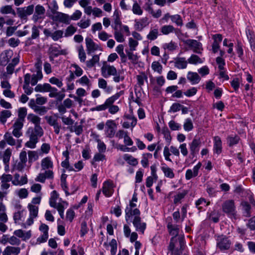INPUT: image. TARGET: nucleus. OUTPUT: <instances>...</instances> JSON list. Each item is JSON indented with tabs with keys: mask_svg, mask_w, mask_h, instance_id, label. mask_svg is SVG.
<instances>
[{
	"mask_svg": "<svg viewBox=\"0 0 255 255\" xmlns=\"http://www.w3.org/2000/svg\"><path fill=\"white\" fill-rule=\"evenodd\" d=\"M32 109L35 112L40 116L44 115L47 112V108L44 106H33Z\"/></svg>",
	"mask_w": 255,
	"mask_h": 255,
	"instance_id": "09e8293b",
	"label": "nucleus"
},
{
	"mask_svg": "<svg viewBox=\"0 0 255 255\" xmlns=\"http://www.w3.org/2000/svg\"><path fill=\"white\" fill-rule=\"evenodd\" d=\"M131 222L132 223L136 231L140 232L142 234L144 233L146 225L145 223L141 221L140 216L137 217H134V219L132 220Z\"/></svg>",
	"mask_w": 255,
	"mask_h": 255,
	"instance_id": "4468645a",
	"label": "nucleus"
},
{
	"mask_svg": "<svg viewBox=\"0 0 255 255\" xmlns=\"http://www.w3.org/2000/svg\"><path fill=\"white\" fill-rule=\"evenodd\" d=\"M240 139V137L237 135L235 136H229L227 138L228 142L230 146L237 144Z\"/></svg>",
	"mask_w": 255,
	"mask_h": 255,
	"instance_id": "052dcab7",
	"label": "nucleus"
},
{
	"mask_svg": "<svg viewBox=\"0 0 255 255\" xmlns=\"http://www.w3.org/2000/svg\"><path fill=\"white\" fill-rule=\"evenodd\" d=\"M222 146L220 137L218 136L214 138V151L215 153L219 154L222 152Z\"/></svg>",
	"mask_w": 255,
	"mask_h": 255,
	"instance_id": "2f4dec72",
	"label": "nucleus"
},
{
	"mask_svg": "<svg viewBox=\"0 0 255 255\" xmlns=\"http://www.w3.org/2000/svg\"><path fill=\"white\" fill-rule=\"evenodd\" d=\"M48 53L51 56L57 57L60 55L65 54L66 51L65 50H61L59 46L50 45L48 49Z\"/></svg>",
	"mask_w": 255,
	"mask_h": 255,
	"instance_id": "a878e982",
	"label": "nucleus"
},
{
	"mask_svg": "<svg viewBox=\"0 0 255 255\" xmlns=\"http://www.w3.org/2000/svg\"><path fill=\"white\" fill-rule=\"evenodd\" d=\"M27 115V109L25 107L20 108L17 111L18 118L16 120L18 121L24 122Z\"/></svg>",
	"mask_w": 255,
	"mask_h": 255,
	"instance_id": "c9c22d12",
	"label": "nucleus"
},
{
	"mask_svg": "<svg viewBox=\"0 0 255 255\" xmlns=\"http://www.w3.org/2000/svg\"><path fill=\"white\" fill-rule=\"evenodd\" d=\"M137 202V195L134 193L131 200L129 201V204L127 206L126 208L128 209H137L136 203Z\"/></svg>",
	"mask_w": 255,
	"mask_h": 255,
	"instance_id": "864d4df0",
	"label": "nucleus"
},
{
	"mask_svg": "<svg viewBox=\"0 0 255 255\" xmlns=\"http://www.w3.org/2000/svg\"><path fill=\"white\" fill-rule=\"evenodd\" d=\"M11 112L9 110H2L0 113V122L2 124H4L7 119L11 116Z\"/></svg>",
	"mask_w": 255,
	"mask_h": 255,
	"instance_id": "e433bc0d",
	"label": "nucleus"
},
{
	"mask_svg": "<svg viewBox=\"0 0 255 255\" xmlns=\"http://www.w3.org/2000/svg\"><path fill=\"white\" fill-rule=\"evenodd\" d=\"M7 242L12 246H19L21 243L20 240L14 236L7 238Z\"/></svg>",
	"mask_w": 255,
	"mask_h": 255,
	"instance_id": "69168bd1",
	"label": "nucleus"
},
{
	"mask_svg": "<svg viewBox=\"0 0 255 255\" xmlns=\"http://www.w3.org/2000/svg\"><path fill=\"white\" fill-rule=\"evenodd\" d=\"M34 9V4H30L27 6L18 8L17 14L20 18H26L28 16L33 14Z\"/></svg>",
	"mask_w": 255,
	"mask_h": 255,
	"instance_id": "9d476101",
	"label": "nucleus"
},
{
	"mask_svg": "<svg viewBox=\"0 0 255 255\" xmlns=\"http://www.w3.org/2000/svg\"><path fill=\"white\" fill-rule=\"evenodd\" d=\"M102 75L105 78H108L110 76H114L113 80L116 83H119L124 79V77L121 76V72H117L116 68L114 66L104 65L101 68Z\"/></svg>",
	"mask_w": 255,
	"mask_h": 255,
	"instance_id": "20e7f679",
	"label": "nucleus"
},
{
	"mask_svg": "<svg viewBox=\"0 0 255 255\" xmlns=\"http://www.w3.org/2000/svg\"><path fill=\"white\" fill-rule=\"evenodd\" d=\"M12 54V51L10 50H5L2 52L0 54V65L2 66L6 65Z\"/></svg>",
	"mask_w": 255,
	"mask_h": 255,
	"instance_id": "6ab92c4d",
	"label": "nucleus"
},
{
	"mask_svg": "<svg viewBox=\"0 0 255 255\" xmlns=\"http://www.w3.org/2000/svg\"><path fill=\"white\" fill-rule=\"evenodd\" d=\"M26 134L29 137V140L25 143V146L29 148H35L36 144L38 142L39 138L43 136V130H36L32 129V128H28Z\"/></svg>",
	"mask_w": 255,
	"mask_h": 255,
	"instance_id": "7ed1b4c3",
	"label": "nucleus"
},
{
	"mask_svg": "<svg viewBox=\"0 0 255 255\" xmlns=\"http://www.w3.org/2000/svg\"><path fill=\"white\" fill-rule=\"evenodd\" d=\"M217 241V247L221 251L228 250L231 244L230 241L223 236L218 237Z\"/></svg>",
	"mask_w": 255,
	"mask_h": 255,
	"instance_id": "9b49d317",
	"label": "nucleus"
},
{
	"mask_svg": "<svg viewBox=\"0 0 255 255\" xmlns=\"http://www.w3.org/2000/svg\"><path fill=\"white\" fill-rule=\"evenodd\" d=\"M247 36L249 40L252 49L255 51V36L250 29L246 30Z\"/></svg>",
	"mask_w": 255,
	"mask_h": 255,
	"instance_id": "37998d69",
	"label": "nucleus"
},
{
	"mask_svg": "<svg viewBox=\"0 0 255 255\" xmlns=\"http://www.w3.org/2000/svg\"><path fill=\"white\" fill-rule=\"evenodd\" d=\"M12 179L13 177L10 174H3L1 175L0 189L2 191H8L7 190L10 187V184L8 182L12 181Z\"/></svg>",
	"mask_w": 255,
	"mask_h": 255,
	"instance_id": "f8f14e48",
	"label": "nucleus"
},
{
	"mask_svg": "<svg viewBox=\"0 0 255 255\" xmlns=\"http://www.w3.org/2000/svg\"><path fill=\"white\" fill-rule=\"evenodd\" d=\"M158 35V29L154 28L150 30L149 34L147 35V38L150 40H153L157 38Z\"/></svg>",
	"mask_w": 255,
	"mask_h": 255,
	"instance_id": "e2e57ef3",
	"label": "nucleus"
},
{
	"mask_svg": "<svg viewBox=\"0 0 255 255\" xmlns=\"http://www.w3.org/2000/svg\"><path fill=\"white\" fill-rule=\"evenodd\" d=\"M201 166V162H198V164L193 167L192 170L190 169L187 170L185 174V178L187 180H190L192 178L197 176Z\"/></svg>",
	"mask_w": 255,
	"mask_h": 255,
	"instance_id": "4be33fe9",
	"label": "nucleus"
},
{
	"mask_svg": "<svg viewBox=\"0 0 255 255\" xmlns=\"http://www.w3.org/2000/svg\"><path fill=\"white\" fill-rule=\"evenodd\" d=\"M24 125V122L15 120L12 128V135L16 138H19L22 135V128Z\"/></svg>",
	"mask_w": 255,
	"mask_h": 255,
	"instance_id": "f3484780",
	"label": "nucleus"
},
{
	"mask_svg": "<svg viewBox=\"0 0 255 255\" xmlns=\"http://www.w3.org/2000/svg\"><path fill=\"white\" fill-rule=\"evenodd\" d=\"M28 208L30 212V216L33 218H36L38 215V207L32 204H29Z\"/></svg>",
	"mask_w": 255,
	"mask_h": 255,
	"instance_id": "de8ad7c7",
	"label": "nucleus"
},
{
	"mask_svg": "<svg viewBox=\"0 0 255 255\" xmlns=\"http://www.w3.org/2000/svg\"><path fill=\"white\" fill-rule=\"evenodd\" d=\"M99 61V57L97 55L93 56L92 58L86 62V65L89 68H92Z\"/></svg>",
	"mask_w": 255,
	"mask_h": 255,
	"instance_id": "5fc2aeb1",
	"label": "nucleus"
},
{
	"mask_svg": "<svg viewBox=\"0 0 255 255\" xmlns=\"http://www.w3.org/2000/svg\"><path fill=\"white\" fill-rule=\"evenodd\" d=\"M122 92H120L108 98L103 104L97 106L91 109L92 111H103L108 110V112L112 115H115L120 111L119 107L114 105L122 95Z\"/></svg>",
	"mask_w": 255,
	"mask_h": 255,
	"instance_id": "f257e3e1",
	"label": "nucleus"
},
{
	"mask_svg": "<svg viewBox=\"0 0 255 255\" xmlns=\"http://www.w3.org/2000/svg\"><path fill=\"white\" fill-rule=\"evenodd\" d=\"M121 30L122 29H120L114 30V37L115 39L118 42H123L125 40V38L123 34L121 32Z\"/></svg>",
	"mask_w": 255,
	"mask_h": 255,
	"instance_id": "c03bdc74",
	"label": "nucleus"
},
{
	"mask_svg": "<svg viewBox=\"0 0 255 255\" xmlns=\"http://www.w3.org/2000/svg\"><path fill=\"white\" fill-rule=\"evenodd\" d=\"M152 154L149 153L143 154L141 163L143 167H146L148 165V159L152 157Z\"/></svg>",
	"mask_w": 255,
	"mask_h": 255,
	"instance_id": "bf43d9fd",
	"label": "nucleus"
},
{
	"mask_svg": "<svg viewBox=\"0 0 255 255\" xmlns=\"http://www.w3.org/2000/svg\"><path fill=\"white\" fill-rule=\"evenodd\" d=\"M49 205L58 211L60 216L62 219H64V212L65 208L67 207L68 204L66 202L63 201L59 197L57 192L54 190L51 193L49 198Z\"/></svg>",
	"mask_w": 255,
	"mask_h": 255,
	"instance_id": "f03ea898",
	"label": "nucleus"
},
{
	"mask_svg": "<svg viewBox=\"0 0 255 255\" xmlns=\"http://www.w3.org/2000/svg\"><path fill=\"white\" fill-rule=\"evenodd\" d=\"M222 209L230 218L236 219L237 211L234 200H227L224 201L222 205Z\"/></svg>",
	"mask_w": 255,
	"mask_h": 255,
	"instance_id": "39448f33",
	"label": "nucleus"
},
{
	"mask_svg": "<svg viewBox=\"0 0 255 255\" xmlns=\"http://www.w3.org/2000/svg\"><path fill=\"white\" fill-rule=\"evenodd\" d=\"M212 38L214 40L212 45V50L213 53L217 52L220 48V43L222 40V35L220 34L213 35Z\"/></svg>",
	"mask_w": 255,
	"mask_h": 255,
	"instance_id": "5701e85b",
	"label": "nucleus"
},
{
	"mask_svg": "<svg viewBox=\"0 0 255 255\" xmlns=\"http://www.w3.org/2000/svg\"><path fill=\"white\" fill-rule=\"evenodd\" d=\"M175 30V28L171 25H164L161 28V31L164 35L173 32Z\"/></svg>",
	"mask_w": 255,
	"mask_h": 255,
	"instance_id": "8fccbe9b",
	"label": "nucleus"
},
{
	"mask_svg": "<svg viewBox=\"0 0 255 255\" xmlns=\"http://www.w3.org/2000/svg\"><path fill=\"white\" fill-rule=\"evenodd\" d=\"M76 83L82 86L90 87L91 85V81L86 75H84L78 79Z\"/></svg>",
	"mask_w": 255,
	"mask_h": 255,
	"instance_id": "58836bf2",
	"label": "nucleus"
},
{
	"mask_svg": "<svg viewBox=\"0 0 255 255\" xmlns=\"http://www.w3.org/2000/svg\"><path fill=\"white\" fill-rule=\"evenodd\" d=\"M3 139L0 141V149H4L6 144L10 146H14L16 144V140L13 137L11 134L6 132L3 135Z\"/></svg>",
	"mask_w": 255,
	"mask_h": 255,
	"instance_id": "1a4fd4ad",
	"label": "nucleus"
},
{
	"mask_svg": "<svg viewBox=\"0 0 255 255\" xmlns=\"http://www.w3.org/2000/svg\"><path fill=\"white\" fill-rule=\"evenodd\" d=\"M24 210H20V211H15L13 219L15 224L22 225L24 219Z\"/></svg>",
	"mask_w": 255,
	"mask_h": 255,
	"instance_id": "cd10ccee",
	"label": "nucleus"
},
{
	"mask_svg": "<svg viewBox=\"0 0 255 255\" xmlns=\"http://www.w3.org/2000/svg\"><path fill=\"white\" fill-rule=\"evenodd\" d=\"M147 24V19L146 18H142L139 21H135V26L138 30H141Z\"/></svg>",
	"mask_w": 255,
	"mask_h": 255,
	"instance_id": "680f3d73",
	"label": "nucleus"
},
{
	"mask_svg": "<svg viewBox=\"0 0 255 255\" xmlns=\"http://www.w3.org/2000/svg\"><path fill=\"white\" fill-rule=\"evenodd\" d=\"M49 82L57 86L58 88H61L63 86L62 80L58 79L55 77H52L49 79Z\"/></svg>",
	"mask_w": 255,
	"mask_h": 255,
	"instance_id": "4d7b16f0",
	"label": "nucleus"
},
{
	"mask_svg": "<svg viewBox=\"0 0 255 255\" xmlns=\"http://www.w3.org/2000/svg\"><path fill=\"white\" fill-rule=\"evenodd\" d=\"M201 144V141L199 138H195L189 144L190 154L194 156L199 151V146Z\"/></svg>",
	"mask_w": 255,
	"mask_h": 255,
	"instance_id": "b1692460",
	"label": "nucleus"
},
{
	"mask_svg": "<svg viewBox=\"0 0 255 255\" xmlns=\"http://www.w3.org/2000/svg\"><path fill=\"white\" fill-rule=\"evenodd\" d=\"M109 245L111 247V255H115L117 250V243L116 240L115 239H112Z\"/></svg>",
	"mask_w": 255,
	"mask_h": 255,
	"instance_id": "338daca9",
	"label": "nucleus"
},
{
	"mask_svg": "<svg viewBox=\"0 0 255 255\" xmlns=\"http://www.w3.org/2000/svg\"><path fill=\"white\" fill-rule=\"evenodd\" d=\"M123 159L126 161L128 163L132 166H136L138 164V161L137 159L133 157L131 155L125 154L123 156Z\"/></svg>",
	"mask_w": 255,
	"mask_h": 255,
	"instance_id": "a19ab883",
	"label": "nucleus"
},
{
	"mask_svg": "<svg viewBox=\"0 0 255 255\" xmlns=\"http://www.w3.org/2000/svg\"><path fill=\"white\" fill-rule=\"evenodd\" d=\"M41 167L42 170L52 169L53 167V163L50 157L43 158L41 162Z\"/></svg>",
	"mask_w": 255,
	"mask_h": 255,
	"instance_id": "7c9ffc66",
	"label": "nucleus"
},
{
	"mask_svg": "<svg viewBox=\"0 0 255 255\" xmlns=\"http://www.w3.org/2000/svg\"><path fill=\"white\" fill-rule=\"evenodd\" d=\"M188 62L190 64H197V63H202L203 61L202 59L197 55L192 54L188 59Z\"/></svg>",
	"mask_w": 255,
	"mask_h": 255,
	"instance_id": "603ef678",
	"label": "nucleus"
},
{
	"mask_svg": "<svg viewBox=\"0 0 255 255\" xmlns=\"http://www.w3.org/2000/svg\"><path fill=\"white\" fill-rule=\"evenodd\" d=\"M184 44L189 46L193 51L197 53L201 54L203 50L202 44L200 42L194 39H187L184 40Z\"/></svg>",
	"mask_w": 255,
	"mask_h": 255,
	"instance_id": "6e6552de",
	"label": "nucleus"
},
{
	"mask_svg": "<svg viewBox=\"0 0 255 255\" xmlns=\"http://www.w3.org/2000/svg\"><path fill=\"white\" fill-rule=\"evenodd\" d=\"M19 56L17 55L16 57L13 58L11 61V62L6 67V72L7 74H11L13 73L14 67L19 63Z\"/></svg>",
	"mask_w": 255,
	"mask_h": 255,
	"instance_id": "473e14b6",
	"label": "nucleus"
},
{
	"mask_svg": "<svg viewBox=\"0 0 255 255\" xmlns=\"http://www.w3.org/2000/svg\"><path fill=\"white\" fill-rule=\"evenodd\" d=\"M27 120L34 125L32 129H36V130H43L40 126L41 118L33 114H29L27 117Z\"/></svg>",
	"mask_w": 255,
	"mask_h": 255,
	"instance_id": "2eb2a0df",
	"label": "nucleus"
},
{
	"mask_svg": "<svg viewBox=\"0 0 255 255\" xmlns=\"http://www.w3.org/2000/svg\"><path fill=\"white\" fill-rule=\"evenodd\" d=\"M77 28L71 25L67 27L65 32V36L69 37L72 35L76 31Z\"/></svg>",
	"mask_w": 255,
	"mask_h": 255,
	"instance_id": "774afa93",
	"label": "nucleus"
},
{
	"mask_svg": "<svg viewBox=\"0 0 255 255\" xmlns=\"http://www.w3.org/2000/svg\"><path fill=\"white\" fill-rule=\"evenodd\" d=\"M117 124L114 121L109 120L105 124V134L107 137L112 138L114 137L116 132Z\"/></svg>",
	"mask_w": 255,
	"mask_h": 255,
	"instance_id": "0eeeda50",
	"label": "nucleus"
},
{
	"mask_svg": "<svg viewBox=\"0 0 255 255\" xmlns=\"http://www.w3.org/2000/svg\"><path fill=\"white\" fill-rule=\"evenodd\" d=\"M46 10L44 7L40 4H37L34 6L33 14L32 20L34 22H37L39 20H42L45 18Z\"/></svg>",
	"mask_w": 255,
	"mask_h": 255,
	"instance_id": "423d86ee",
	"label": "nucleus"
},
{
	"mask_svg": "<svg viewBox=\"0 0 255 255\" xmlns=\"http://www.w3.org/2000/svg\"><path fill=\"white\" fill-rule=\"evenodd\" d=\"M167 228L170 234L173 236L174 238L178 235L179 228L178 225H172L171 223H168L167 225Z\"/></svg>",
	"mask_w": 255,
	"mask_h": 255,
	"instance_id": "4c0bfd02",
	"label": "nucleus"
},
{
	"mask_svg": "<svg viewBox=\"0 0 255 255\" xmlns=\"http://www.w3.org/2000/svg\"><path fill=\"white\" fill-rule=\"evenodd\" d=\"M174 63L176 68L183 69L187 67L188 61L184 57H177L175 59Z\"/></svg>",
	"mask_w": 255,
	"mask_h": 255,
	"instance_id": "bb28decb",
	"label": "nucleus"
},
{
	"mask_svg": "<svg viewBox=\"0 0 255 255\" xmlns=\"http://www.w3.org/2000/svg\"><path fill=\"white\" fill-rule=\"evenodd\" d=\"M114 185L110 181H107L103 183L102 192L107 197H110L114 193Z\"/></svg>",
	"mask_w": 255,
	"mask_h": 255,
	"instance_id": "aec40b11",
	"label": "nucleus"
},
{
	"mask_svg": "<svg viewBox=\"0 0 255 255\" xmlns=\"http://www.w3.org/2000/svg\"><path fill=\"white\" fill-rule=\"evenodd\" d=\"M124 118L126 121L122 124V126L124 128H133L136 125L137 119L134 116L130 115H128L125 116Z\"/></svg>",
	"mask_w": 255,
	"mask_h": 255,
	"instance_id": "dca6fc26",
	"label": "nucleus"
},
{
	"mask_svg": "<svg viewBox=\"0 0 255 255\" xmlns=\"http://www.w3.org/2000/svg\"><path fill=\"white\" fill-rule=\"evenodd\" d=\"M20 248L15 246H7L2 252V255H18Z\"/></svg>",
	"mask_w": 255,
	"mask_h": 255,
	"instance_id": "393cba45",
	"label": "nucleus"
},
{
	"mask_svg": "<svg viewBox=\"0 0 255 255\" xmlns=\"http://www.w3.org/2000/svg\"><path fill=\"white\" fill-rule=\"evenodd\" d=\"M85 41L87 52L88 54L91 52H93L98 49V45L94 43L93 40L91 38L87 37L85 39Z\"/></svg>",
	"mask_w": 255,
	"mask_h": 255,
	"instance_id": "c85d7f7f",
	"label": "nucleus"
},
{
	"mask_svg": "<svg viewBox=\"0 0 255 255\" xmlns=\"http://www.w3.org/2000/svg\"><path fill=\"white\" fill-rule=\"evenodd\" d=\"M161 170L165 177L170 179L174 177L175 174L173 172V169L167 166H164L161 167Z\"/></svg>",
	"mask_w": 255,
	"mask_h": 255,
	"instance_id": "ea45409f",
	"label": "nucleus"
},
{
	"mask_svg": "<svg viewBox=\"0 0 255 255\" xmlns=\"http://www.w3.org/2000/svg\"><path fill=\"white\" fill-rule=\"evenodd\" d=\"M125 219L128 223L131 222L134 217H137L140 216V212L138 209H125Z\"/></svg>",
	"mask_w": 255,
	"mask_h": 255,
	"instance_id": "ddd939ff",
	"label": "nucleus"
},
{
	"mask_svg": "<svg viewBox=\"0 0 255 255\" xmlns=\"http://www.w3.org/2000/svg\"><path fill=\"white\" fill-rule=\"evenodd\" d=\"M114 23L112 27L114 30L117 29H123L127 36L130 35V31L127 25H123L120 18H113Z\"/></svg>",
	"mask_w": 255,
	"mask_h": 255,
	"instance_id": "a211bd4d",
	"label": "nucleus"
},
{
	"mask_svg": "<svg viewBox=\"0 0 255 255\" xmlns=\"http://www.w3.org/2000/svg\"><path fill=\"white\" fill-rule=\"evenodd\" d=\"M53 19L55 21L65 24H69L70 21V17L68 14L60 12L54 13Z\"/></svg>",
	"mask_w": 255,
	"mask_h": 255,
	"instance_id": "412c9836",
	"label": "nucleus"
},
{
	"mask_svg": "<svg viewBox=\"0 0 255 255\" xmlns=\"http://www.w3.org/2000/svg\"><path fill=\"white\" fill-rule=\"evenodd\" d=\"M187 78L192 85L199 83L201 80V78L198 73L190 71L188 72Z\"/></svg>",
	"mask_w": 255,
	"mask_h": 255,
	"instance_id": "c756f323",
	"label": "nucleus"
},
{
	"mask_svg": "<svg viewBox=\"0 0 255 255\" xmlns=\"http://www.w3.org/2000/svg\"><path fill=\"white\" fill-rule=\"evenodd\" d=\"M0 12L1 14H12L14 15H15V12L14 10L12 8L11 5H7L5 6H3L0 8Z\"/></svg>",
	"mask_w": 255,
	"mask_h": 255,
	"instance_id": "79ce46f5",
	"label": "nucleus"
},
{
	"mask_svg": "<svg viewBox=\"0 0 255 255\" xmlns=\"http://www.w3.org/2000/svg\"><path fill=\"white\" fill-rule=\"evenodd\" d=\"M43 75L41 71H37L35 74H33L31 79V84L35 85L38 81L42 78Z\"/></svg>",
	"mask_w": 255,
	"mask_h": 255,
	"instance_id": "a18cd8bd",
	"label": "nucleus"
},
{
	"mask_svg": "<svg viewBox=\"0 0 255 255\" xmlns=\"http://www.w3.org/2000/svg\"><path fill=\"white\" fill-rule=\"evenodd\" d=\"M183 128L185 131H189L193 128V125L191 119L188 118L185 120L183 125Z\"/></svg>",
	"mask_w": 255,
	"mask_h": 255,
	"instance_id": "13d9d810",
	"label": "nucleus"
},
{
	"mask_svg": "<svg viewBox=\"0 0 255 255\" xmlns=\"http://www.w3.org/2000/svg\"><path fill=\"white\" fill-rule=\"evenodd\" d=\"M151 68L153 70L158 72L159 74H161L162 71V65L157 61L153 62L151 64Z\"/></svg>",
	"mask_w": 255,
	"mask_h": 255,
	"instance_id": "0e129e2a",
	"label": "nucleus"
},
{
	"mask_svg": "<svg viewBox=\"0 0 255 255\" xmlns=\"http://www.w3.org/2000/svg\"><path fill=\"white\" fill-rule=\"evenodd\" d=\"M12 150L10 148H7L4 151L2 155V160L3 163H7V162H9Z\"/></svg>",
	"mask_w": 255,
	"mask_h": 255,
	"instance_id": "49530a36",
	"label": "nucleus"
},
{
	"mask_svg": "<svg viewBox=\"0 0 255 255\" xmlns=\"http://www.w3.org/2000/svg\"><path fill=\"white\" fill-rule=\"evenodd\" d=\"M127 55L128 59L131 61L133 64H136L138 60V57L136 54L133 53L132 51L129 50H126Z\"/></svg>",
	"mask_w": 255,
	"mask_h": 255,
	"instance_id": "6e6d98bb",
	"label": "nucleus"
},
{
	"mask_svg": "<svg viewBox=\"0 0 255 255\" xmlns=\"http://www.w3.org/2000/svg\"><path fill=\"white\" fill-rule=\"evenodd\" d=\"M50 89H52L51 86L48 83L38 84L34 88V90L37 92H48Z\"/></svg>",
	"mask_w": 255,
	"mask_h": 255,
	"instance_id": "72a5a7b5",
	"label": "nucleus"
},
{
	"mask_svg": "<svg viewBox=\"0 0 255 255\" xmlns=\"http://www.w3.org/2000/svg\"><path fill=\"white\" fill-rule=\"evenodd\" d=\"M171 21L176 23L178 26H182L183 25V20L181 16L179 14H175L171 16Z\"/></svg>",
	"mask_w": 255,
	"mask_h": 255,
	"instance_id": "3c124183",
	"label": "nucleus"
},
{
	"mask_svg": "<svg viewBox=\"0 0 255 255\" xmlns=\"http://www.w3.org/2000/svg\"><path fill=\"white\" fill-rule=\"evenodd\" d=\"M188 192L186 190H182L181 192H178L174 196L173 202L174 204L181 203V200L184 198L185 196L187 194Z\"/></svg>",
	"mask_w": 255,
	"mask_h": 255,
	"instance_id": "f704fd0d",
	"label": "nucleus"
}]
</instances>
